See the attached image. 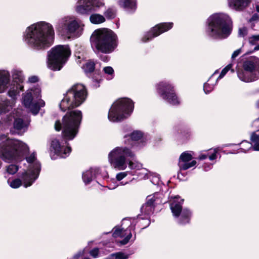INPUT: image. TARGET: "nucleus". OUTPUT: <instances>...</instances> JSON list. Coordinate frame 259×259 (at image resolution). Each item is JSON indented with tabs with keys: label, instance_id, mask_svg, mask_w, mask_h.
<instances>
[{
	"label": "nucleus",
	"instance_id": "nucleus-1",
	"mask_svg": "<svg viewBox=\"0 0 259 259\" xmlns=\"http://www.w3.org/2000/svg\"><path fill=\"white\" fill-rule=\"evenodd\" d=\"M54 35V30L52 24L40 21L26 28L23 34V40L29 47L40 50L52 45Z\"/></svg>",
	"mask_w": 259,
	"mask_h": 259
},
{
	"label": "nucleus",
	"instance_id": "nucleus-2",
	"mask_svg": "<svg viewBox=\"0 0 259 259\" xmlns=\"http://www.w3.org/2000/svg\"><path fill=\"white\" fill-rule=\"evenodd\" d=\"M26 163H24L26 169H23L18 173V177L13 179H9L8 184L13 189H17L22 185L25 188L32 185L38 178L41 164L37 158L35 152H33L25 156Z\"/></svg>",
	"mask_w": 259,
	"mask_h": 259
},
{
	"label": "nucleus",
	"instance_id": "nucleus-3",
	"mask_svg": "<svg viewBox=\"0 0 259 259\" xmlns=\"http://www.w3.org/2000/svg\"><path fill=\"white\" fill-rule=\"evenodd\" d=\"M29 150L24 142L10 139L6 135H0V157L5 161H20Z\"/></svg>",
	"mask_w": 259,
	"mask_h": 259
},
{
	"label": "nucleus",
	"instance_id": "nucleus-4",
	"mask_svg": "<svg viewBox=\"0 0 259 259\" xmlns=\"http://www.w3.org/2000/svg\"><path fill=\"white\" fill-rule=\"evenodd\" d=\"M233 24L230 17L224 13H215L210 16L206 21V33L215 39L228 37L232 30Z\"/></svg>",
	"mask_w": 259,
	"mask_h": 259
},
{
	"label": "nucleus",
	"instance_id": "nucleus-5",
	"mask_svg": "<svg viewBox=\"0 0 259 259\" xmlns=\"http://www.w3.org/2000/svg\"><path fill=\"white\" fill-rule=\"evenodd\" d=\"M135 153L126 146L116 147L108 154V159L111 166L118 170H124L128 165L131 169L136 171L141 169L143 165L138 161L127 160V158H134Z\"/></svg>",
	"mask_w": 259,
	"mask_h": 259
},
{
	"label": "nucleus",
	"instance_id": "nucleus-6",
	"mask_svg": "<svg viewBox=\"0 0 259 259\" xmlns=\"http://www.w3.org/2000/svg\"><path fill=\"white\" fill-rule=\"evenodd\" d=\"M91 42L93 49L98 52L108 54L113 52L117 46V37L111 30L100 28L92 33Z\"/></svg>",
	"mask_w": 259,
	"mask_h": 259
},
{
	"label": "nucleus",
	"instance_id": "nucleus-7",
	"mask_svg": "<svg viewBox=\"0 0 259 259\" xmlns=\"http://www.w3.org/2000/svg\"><path fill=\"white\" fill-rule=\"evenodd\" d=\"M84 25L74 16H66L59 19L55 28L56 31L65 38L78 37L83 32Z\"/></svg>",
	"mask_w": 259,
	"mask_h": 259
},
{
	"label": "nucleus",
	"instance_id": "nucleus-8",
	"mask_svg": "<svg viewBox=\"0 0 259 259\" xmlns=\"http://www.w3.org/2000/svg\"><path fill=\"white\" fill-rule=\"evenodd\" d=\"M87 96V91L83 84H74L67 91L61 101V110L65 111L68 109L79 106L85 100Z\"/></svg>",
	"mask_w": 259,
	"mask_h": 259
},
{
	"label": "nucleus",
	"instance_id": "nucleus-9",
	"mask_svg": "<svg viewBox=\"0 0 259 259\" xmlns=\"http://www.w3.org/2000/svg\"><path fill=\"white\" fill-rule=\"evenodd\" d=\"M134 108V102L130 98H122L115 101L109 109L108 119L116 122L122 121L132 113Z\"/></svg>",
	"mask_w": 259,
	"mask_h": 259
},
{
	"label": "nucleus",
	"instance_id": "nucleus-10",
	"mask_svg": "<svg viewBox=\"0 0 259 259\" xmlns=\"http://www.w3.org/2000/svg\"><path fill=\"white\" fill-rule=\"evenodd\" d=\"M71 55L68 45H58L48 52L47 66L51 70H60Z\"/></svg>",
	"mask_w": 259,
	"mask_h": 259
},
{
	"label": "nucleus",
	"instance_id": "nucleus-11",
	"mask_svg": "<svg viewBox=\"0 0 259 259\" xmlns=\"http://www.w3.org/2000/svg\"><path fill=\"white\" fill-rule=\"evenodd\" d=\"M258 70L259 58L251 56L243 61L242 68L237 70V76L243 82H252L257 79L255 72Z\"/></svg>",
	"mask_w": 259,
	"mask_h": 259
},
{
	"label": "nucleus",
	"instance_id": "nucleus-12",
	"mask_svg": "<svg viewBox=\"0 0 259 259\" xmlns=\"http://www.w3.org/2000/svg\"><path fill=\"white\" fill-rule=\"evenodd\" d=\"M41 90L38 85L34 86L25 93L23 97V104L34 114H37L45 102L41 99Z\"/></svg>",
	"mask_w": 259,
	"mask_h": 259
},
{
	"label": "nucleus",
	"instance_id": "nucleus-13",
	"mask_svg": "<svg viewBox=\"0 0 259 259\" xmlns=\"http://www.w3.org/2000/svg\"><path fill=\"white\" fill-rule=\"evenodd\" d=\"M184 200L180 197L175 196L170 201V208L176 222L180 225H185L190 222L192 215L191 211L187 208H183Z\"/></svg>",
	"mask_w": 259,
	"mask_h": 259
},
{
	"label": "nucleus",
	"instance_id": "nucleus-14",
	"mask_svg": "<svg viewBox=\"0 0 259 259\" xmlns=\"http://www.w3.org/2000/svg\"><path fill=\"white\" fill-rule=\"evenodd\" d=\"M82 119V113L76 110L68 112L63 117L62 121H56L55 130H77L79 127Z\"/></svg>",
	"mask_w": 259,
	"mask_h": 259
},
{
	"label": "nucleus",
	"instance_id": "nucleus-15",
	"mask_svg": "<svg viewBox=\"0 0 259 259\" xmlns=\"http://www.w3.org/2000/svg\"><path fill=\"white\" fill-rule=\"evenodd\" d=\"M158 94L163 99L172 105H178L181 101L177 96L174 86L168 81H162L155 85Z\"/></svg>",
	"mask_w": 259,
	"mask_h": 259
},
{
	"label": "nucleus",
	"instance_id": "nucleus-16",
	"mask_svg": "<svg viewBox=\"0 0 259 259\" xmlns=\"http://www.w3.org/2000/svg\"><path fill=\"white\" fill-rule=\"evenodd\" d=\"M50 150L52 158L55 159L57 157H68L71 153V148L61 137H57L52 140Z\"/></svg>",
	"mask_w": 259,
	"mask_h": 259
},
{
	"label": "nucleus",
	"instance_id": "nucleus-17",
	"mask_svg": "<svg viewBox=\"0 0 259 259\" xmlns=\"http://www.w3.org/2000/svg\"><path fill=\"white\" fill-rule=\"evenodd\" d=\"M104 6V0H79L75 6V11L79 14L88 15Z\"/></svg>",
	"mask_w": 259,
	"mask_h": 259
},
{
	"label": "nucleus",
	"instance_id": "nucleus-18",
	"mask_svg": "<svg viewBox=\"0 0 259 259\" xmlns=\"http://www.w3.org/2000/svg\"><path fill=\"white\" fill-rule=\"evenodd\" d=\"M124 225L130 226L126 229H124L123 227L120 228L119 227H115L114 228V231L113 233V236L114 237H124V238L120 242L122 245L127 244L129 242L130 239L132 238V234L131 230H135L136 220L134 219H123L122 221V226Z\"/></svg>",
	"mask_w": 259,
	"mask_h": 259
},
{
	"label": "nucleus",
	"instance_id": "nucleus-19",
	"mask_svg": "<svg viewBox=\"0 0 259 259\" xmlns=\"http://www.w3.org/2000/svg\"><path fill=\"white\" fill-rule=\"evenodd\" d=\"M172 23H163L152 27L142 38V41L146 42L162 33L168 31L172 27Z\"/></svg>",
	"mask_w": 259,
	"mask_h": 259
},
{
	"label": "nucleus",
	"instance_id": "nucleus-20",
	"mask_svg": "<svg viewBox=\"0 0 259 259\" xmlns=\"http://www.w3.org/2000/svg\"><path fill=\"white\" fill-rule=\"evenodd\" d=\"M192 159V155L187 152H185L181 154L179 158V166L180 170H187L192 167L195 166L196 161L195 160L191 161Z\"/></svg>",
	"mask_w": 259,
	"mask_h": 259
},
{
	"label": "nucleus",
	"instance_id": "nucleus-21",
	"mask_svg": "<svg viewBox=\"0 0 259 259\" xmlns=\"http://www.w3.org/2000/svg\"><path fill=\"white\" fill-rule=\"evenodd\" d=\"M10 82V73L6 70H0V93L4 92Z\"/></svg>",
	"mask_w": 259,
	"mask_h": 259
},
{
	"label": "nucleus",
	"instance_id": "nucleus-22",
	"mask_svg": "<svg viewBox=\"0 0 259 259\" xmlns=\"http://www.w3.org/2000/svg\"><path fill=\"white\" fill-rule=\"evenodd\" d=\"M245 145L247 149H252L254 151H259V131L253 132L250 136V143L244 142L242 145Z\"/></svg>",
	"mask_w": 259,
	"mask_h": 259
},
{
	"label": "nucleus",
	"instance_id": "nucleus-23",
	"mask_svg": "<svg viewBox=\"0 0 259 259\" xmlns=\"http://www.w3.org/2000/svg\"><path fill=\"white\" fill-rule=\"evenodd\" d=\"M250 3V0H228L229 7L237 11L243 10Z\"/></svg>",
	"mask_w": 259,
	"mask_h": 259
},
{
	"label": "nucleus",
	"instance_id": "nucleus-24",
	"mask_svg": "<svg viewBox=\"0 0 259 259\" xmlns=\"http://www.w3.org/2000/svg\"><path fill=\"white\" fill-rule=\"evenodd\" d=\"M218 152L217 148L210 149L208 150L202 151L199 155L198 159L199 160H204L208 157L209 160L213 161L217 157V154Z\"/></svg>",
	"mask_w": 259,
	"mask_h": 259
},
{
	"label": "nucleus",
	"instance_id": "nucleus-25",
	"mask_svg": "<svg viewBox=\"0 0 259 259\" xmlns=\"http://www.w3.org/2000/svg\"><path fill=\"white\" fill-rule=\"evenodd\" d=\"M99 171L98 168H91L89 170L84 171L82 173V180L85 185L90 184L96 177V175Z\"/></svg>",
	"mask_w": 259,
	"mask_h": 259
},
{
	"label": "nucleus",
	"instance_id": "nucleus-26",
	"mask_svg": "<svg viewBox=\"0 0 259 259\" xmlns=\"http://www.w3.org/2000/svg\"><path fill=\"white\" fill-rule=\"evenodd\" d=\"M162 194L161 193H155L152 195H149L146 198V203L155 206L156 204L164 203L162 200Z\"/></svg>",
	"mask_w": 259,
	"mask_h": 259
},
{
	"label": "nucleus",
	"instance_id": "nucleus-27",
	"mask_svg": "<svg viewBox=\"0 0 259 259\" xmlns=\"http://www.w3.org/2000/svg\"><path fill=\"white\" fill-rule=\"evenodd\" d=\"M118 4L128 12H133L136 9V0H118Z\"/></svg>",
	"mask_w": 259,
	"mask_h": 259
},
{
	"label": "nucleus",
	"instance_id": "nucleus-28",
	"mask_svg": "<svg viewBox=\"0 0 259 259\" xmlns=\"http://www.w3.org/2000/svg\"><path fill=\"white\" fill-rule=\"evenodd\" d=\"M23 89V86L19 83H13L11 85L8 94L13 100H14L16 96L19 94L20 92Z\"/></svg>",
	"mask_w": 259,
	"mask_h": 259
},
{
	"label": "nucleus",
	"instance_id": "nucleus-29",
	"mask_svg": "<svg viewBox=\"0 0 259 259\" xmlns=\"http://www.w3.org/2000/svg\"><path fill=\"white\" fill-rule=\"evenodd\" d=\"M218 73V71L216 70L210 76L207 82L204 84L203 90L205 94H208L213 90L214 85L217 84V83H215L216 79H213V76L216 73Z\"/></svg>",
	"mask_w": 259,
	"mask_h": 259
},
{
	"label": "nucleus",
	"instance_id": "nucleus-30",
	"mask_svg": "<svg viewBox=\"0 0 259 259\" xmlns=\"http://www.w3.org/2000/svg\"><path fill=\"white\" fill-rule=\"evenodd\" d=\"M12 76L13 78V82L21 83L24 80V76L22 71L18 69H13L12 71Z\"/></svg>",
	"mask_w": 259,
	"mask_h": 259
},
{
	"label": "nucleus",
	"instance_id": "nucleus-31",
	"mask_svg": "<svg viewBox=\"0 0 259 259\" xmlns=\"http://www.w3.org/2000/svg\"><path fill=\"white\" fill-rule=\"evenodd\" d=\"M125 138L127 140L131 139L132 142L138 141L140 142H144L143 133L141 131H134L130 136H125Z\"/></svg>",
	"mask_w": 259,
	"mask_h": 259
},
{
	"label": "nucleus",
	"instance_id": "nucleus-32",
	"mask_svg": "<svg viewBox=\"0 0 259 259\" xmlns=\"http://www.w3.org/2000/svg\"><path fill=\"white\" fill-rule=\"evenodd\" d=\"M77 134V131H62L61 136L63 140L66 141L73 140Z\"/></svg>",
	"mask_w": 259,
	"mask_h": 259
},
{
	"label": "nucleus",
	"instance_id": "nucleus-33",
	"mask_svg": "<svg viewBox=\"0 0 259 259\" xmlns=\"http://www.w3.org/2000/svg\"><path fill=\"white\" fill-rule=\"evenodd\" d=\"M106 19L104 16L97 13H94L90 15V21L92 24H99L105 21Z\"/></svg>",
	"mask_w": 259,
	"mask_h": 259
},
{
	"label": "nucleus",
	"instance_id": "nucleus-34",
	"mask_svg": "<svg viewBox=\"0 0 259 259\" xmlns=\"http://www.w3.org/2000/svg\"><path fill=\"white\" fill-rule=\"evenodd\" d=\"M29 124L28 121H24L22 119L18 118L15 120L14 126L15 130H22L28 128Z\"/></svg>",
	"mask_w": 259,
	"mask_h": 259
},
{
	"label": "nucleus",
	"instance_id": "nucleus-35",
	"mask_svg": "<svg viewBox=\"0 0 259 259\" xmlns=\"http://www.w3.org/2000/svg\"><path fill=\"white\" fill-rule=\"evenodd\" d=\"M13 101L12 102L7 100L4 101L3 103H0V113H5L12 109Z\"/></svg>",
	"mask_w": 259,
	"mask_h": 259
},
{
	"label": "nucleus",
	"instance_id": "nucleus-36",
	"mask_svg": "<svg viewBox=\"0 0 259 259\" xmlns=\"http://www.w3.org/2000/svg\"><path fill=\"white\" fill-rule=\"evenodd\" d=\"M103 74L105 77L108 80H111L114 76V71L113 68L110 66H107L103 68Z\"/></svg>",
	"mask_w": 259,
	"mask_h": 259
},
{
	"label": "nucleus",
	"instance_id": "nucleus-37",
	"mask_svg": "<svg viewBox=\"0 0 259 259\" xmlns=\"http://www.w3.org/2000/svg\"><path fill=\"white\" fill-rule=\"evenodd\" d=\"M136 175L140 179H146L149 178L150 172L146 168L143 167L140 170L136 171Z\"/></svg>",
	"mask_w": 259,
	"mask_h": 259
},
{
	"label": "nucleus",
	"instance_id": "nucleus-38",
	"mask_svg": "<svg viewBox=\"0 0 259 259\" xmlns=\"http://www.w3.org/2000/svg\"><path fill=\"white\" fill-rule=\"evenodd\" d=\"M82 68L86 73H91L95 69V63L93 61H89L83 65Z\"/></svg>",
	"mask_w": 259,
	"mask_h": 259
},
{
	"label": "nucleus",
	"instance_id": "nucleus-39",
	"mask_svg": "<svg viewBox=\"0 0 259 259\" xmlns=\"http://www.w3.org/2000/svg\"><path fill=\"white\" fill-rule=\"evenodd\" d=\"M233 64L230 63L226 66L221 71L220 75L218 77L217 79H215V83H217V81L219 79L222 78L228 72L229 70H231L232 72H234V70L232 69Z\"/></svg>",
	"mask_w": 259,
	"mask_h": 259
},
{
	"label": "nucleus",
	"instance_id": "nucleus-40",
	"mask_svg": "<svg viewBox=\"0 0 259 259\" xmlns=\"http://www.w3.org/2000/svg\"><path fill=\"white\" fill-rule=\"evenodd\" d=\"M154 208V206L148 204L146 202L144 205H142L141 210L142 213L148 215L153 211Z\"/></svg>",
	"mask_w": 259,
	"mask_h": 259
},
{
	"label": "nucleus",
	"instance_id": "nucleus-41",
	"mask_svg": "<svg viewBox=\"0 0 259 259\" xmlns=\"http://www.w3.org/2000/svg\"><path fill=\"white\" fill-rule=\"evenodd\" d=\"M149 179H150L151 183L155 185H158L160 183L159 175L156 173L150 172L149 175Z\"/></svg>",
	"mask_w": 259,
	"mask_h": 259
},
{
	"label": "nucleus",
	"instance_id": "nucleus-42",
	"mask_svg": "<svg viewBox=\"0 0 259 259\" xmlns=\"http://www.w3.org/2000/svg\"><path fill=\"white\" fill-rule=\"evenodd\" d=\"M6 171L8 174L14 175L19 169V167L17 164H11L6 166Z\"/></svg>",
	"mask_w": 259,
	"mask_h": 259
},
{
	"label": "nucleus",
	"instance_id": "nucleus-43",
	"mask_svg": "<svg viewBox=\"0 0 259 259\" xmlns=\"http://www.w3.org/2000/svg\"><path fill=\"white\" fill-rule=\"evenodd\" d=\"M128 255L124 253L119 252L112 254L110 257L106 259H127Z\"/></svg>",
	"mask_w": 259,
	"mask_h": 259
},
{
	"label": "nucleus",
	"instance_id": "nucleus-44",
	"mask_svg": "<svg viewBox=\"0 0 259 259\" xmlns=\"http://www.w3.org/2000/svg\"><path fill=\"white\" fill-rule=\"evenodd\" d=\"M104 14L108 19H113L115 16L116 10L113 8H110L105 11Z\"/></svg>",
	"mask_w": 259,
	"mask_h": 259
},
{
	"label": "nucleus",
	"instance_id": "nucleus-45",
	"mask_svg": "<svg viewBox=\"0 0 259 259\" xmlns=\"http://www.w3.org/2000/svg\"><path fill=\"white\" fill-rule=\"evenodd\" d=\"M258 41H259V34L252 35L249 38V42L252 45H255Z\"/></svg>",
	"mask_w": 259,
	"mask_h": 259
},
{
	"label": "nucleus",
	"instance_id": "nucleus-46",
	"mask_svg": "<svg viewBox=\"0 0 259 259\" xmlns=\"http://www.w3.org/2000/svg\"><path fill=\"white\" fill-rule=\"evenodd\" d=\"M248 31L247 28L243 27L240 28L238 31V35L240 37H244L247 34Z\"/></svg>",
	"mask_w": 259,
	"mask_h": 259
},
{
	"label": "nucleus",
	"instance_id": "nucleus-47",
	"mask_svg": "<svg viewBox=\"0 0 259 259\" xmlns=\"http://www.w3.org/2000/svg\"><path fill=\"white\" fill-rule=\"evenodd\" d=\"M128 174L127 171L120 172L116 175V178L117 181H120L126 177Z\"/></svg>",
	"mask_w": 259,
	"mask_h": 259
},
{
	"label": "nucleus",
	"instance_id": "nucleus-48",
	"mask_svg": "<svg viewBox=\"0 0 259 259\" xmlns=\"http://www.w3.org/2000/svg\"><path fill=\"white\" fill-rule=\"evenodd\" d=\"M241 49H239L235 51L231 56V59L232 60H234L237 57H238L241 54Z\"/></svg>",
	"mask_w": 259,
	"mask_h": 259
},
{
	"label": "nucleus",
	"instance_id": "nucleus-49",
	"mask_svg": "<svg viewBox=\"0 0 259 259\" xmlns=\"http://www.w3.org/2000/svg\"><path fill=\"white\" fill-rule=\"evenodd\" d=\"M90 254L93 257H97L99 255V249L97 248H94L92 250L90 251Z\"/></svg>",
	"mask_w": 259,
	"mask_h": 259
},
{
	"label": "nucleus",
	"instance_id": "nucleus-50",
	"mask_svg": "<svg viewBox=\"0 0 259 259\" xmlns=\"http://www.w3.org/2000/svg\"><path fill=\"white\" fill-rule=\"evenodd\" d=\"M245 141H242L241 143V148L240 149V150L239 151H238L237 152H236V153H239L240 152H246L247 151H248L250 149H247V147L246 145H244L243 146L242 145V143L243 142H244Z\"/></svg>",
	"mask_w": 259,
	"mask_h": 259
},
{
	"label": "nucleus",
	"instance_id": "nucleus-51",
	"mask_svg": "<svg viewBox=\"0 0 259 259\" xmlns=\"http://www.w3.org/2000/svg\"><path fill=\"white\" fill-rule=\"evenodd\" d=\"M100 81L101 80L93 79V86L95 88L99 87Z\"/></svg>",
	"mask_w": 259,
	"mask_h": 259
},
{
	"label": "nucleus",
	"instance_id": "nucleus-52",
	"mask_svg": "<svg viewBox=\"0 0 259 259\" xmlns=\"http://www.w3.org/2000/svg\"><path fill=\"white\" fill-rule=\"evenodd\" d=\"M259 19V16L257 14H254L252 15L251 18L250 19V22H253L257 21Z\"/></svg>",
	"mask_w": 259,
	"mask_h": 259
},
{
	"label": "nucleus",
	"instance_id": "nucleus-53",
	"mask_svg": "<svg viewBox=\"0 0 259 259\" xmlns=\"http://www.w3.org/2000/svg\"><path fill=\"white\" fill-rule=\"evenodd\" d=\"M37 80H38V78H37V77H36L35 76L30 77L28 79L29 82H31V83L36 82L37 81Z\"/></svg>",
	"mask_w": 259,
	"mask_h": 259
},
{
	"label": "nucleus",
	"instance_id": "nucleus-54",
	"mask_svg": "<svg viewBox=\"0 0 259 259\" xmlns=\"http://www.w3.org/2000/svg\"><path fill=\"white\" fill-rule=\"evenodd\" d=\"M214 163H210L209 164L204 165L203 166V168L205 171H208L212 167V166Z\"/></svg>",
	"mask_w": 259,
	"mask_h": 259
},
{
	"label": "nucleus",
	"instance_id": "nucleus-55",
	"mask_svg": "<svg viewBox=\"0 0 259 259\" xmlns=\"http://www.w3.org/2000/svg\"><path fill=\"white\" fill-rule=\"evenodd\" d=\"M82 253L81 252H79L77 253H76L74 257L76 259L78 258L79 257H80L81 255H82Z\"/></svg>",
	"mask_w": 259,
	"mask_h": 259
},
{
	"label": "nucleus",
	"instance_id": "nucleus-56",
	"mask_svg": "<svg viewBox=\"0 0 259 259\" xmlns=\"http://www.w3.org/2000/svg\"><path fill=\"white\" fill-rule=\"evenodd\" d=\"M118 185H115V186H111V185H110H110H109V189H115V188H116Z\"/></svg>",
	"mask_w": 259,
	"mask_h": 259
},
{
	"label": "nucleus",
	"instance_id": "nucleus-57",
	"mask_svg": "<svg viewBox=\"0 0 259 259\" xmlns=\"http://www.w3.org/2000/svg\"><path fill=\"white\" fill-rule=\"evenodd\" d=\"M254 51H257L259 50V44L257 46H256L254 48Z\"/></svg>",
	"mask_w": 259,
	"mask_h": 259
},
{
	"label": "nucleus",
	"instance_id": "nucleus-58",
	"mask_svg": "<svg viewBox=\"0 0 259 259\" xmlns=\"http://www.w3.org/2000/svg\"><path fill=\"white\" fill-rule=\"evenodd\" d=\"M256 11L259 12V3H258L256 5Z\"/></svg>",
	"mask_w": 259,
	"mask_h": 259
},
{
	"label": "nucleus",
	"instance_id": "nucleus-59",
	"mask_svg": "<svg viewBox=\"0 0 259 259\" xmlns=\"http://www.w3.org/2000/svg\"><path fill=\"white\" fill-rule=\"evenodd\" d=\"M120 184L121 185H125V184H127V182H126V183H123V182H121Z\"/></svg>",
	"mask_w": 259,
	"mask_h": 259
},
{
	"label": "nucleus",
	"instance_id": "nucleus-60",
	"mask_svg": "<svg viewBox=\"0 0 259 259\" xmlns=\"http://www.w3.org/2000/svg\"><path fill=\"white\" fill-rule=\"evenodd\" d=\"M129 143L131 145H133L134 144L133 143H130V142H129Z\"/></svg>",
	"mask_w": 259,
	"mask_h": 259
},
{
	"label": "nucleus",
	"instance_id": "nucleus-61",
	"mask_svg": "<svg viewBox=\"0 0 259 259\" xmlns=\"http://www.w3.org/2000/svg\"><path fill=\"white\" fill-rule=\"evenodd\" d=\"M83 259H90L89 257H85Z\"/></svg>",
	"mask_w": 259,
	"mask_h": 259
},
{
	"label": "nucleus",
	"instance_id": "nucleus-62",
	"mask_svg": "<svg viewBox=\"0 0 259 259\" xmlns=\"http://www.w3.org/2000/svg\"><path fill=\"white\" fill-rule=\"evenodd\" d=\"M178 177H180V174L179 173H178Z\"/></svg>",
	"mask_w": 259,
	"mask_h": 259
}]
</instances>
